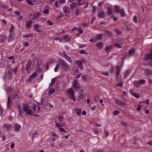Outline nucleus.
Masks as SVG:
<instances>
[{
  "mask_svg": "<svg viewBox=\"0 0 152 152\" xmlns=\"http://www.w3.org/2000/svg\"><path fill=\"white\" fill-rule=\"evenodd\" d=\"M77 4L76 3H73L70 5V7L71 9H73L76 7Z\"/></svg>",
  "mask_w": 152,
  "mask_h": 152,
  "instance_id": "34",
  "label": "nucleus"
},
{
  "mask_svg": "<svg viewBox=\"0 0 152 152\" xmlns=\"http://www.w3.org/2000/svg\"><path fill=\"white\" fill-rule=\"evenodd\" d=\"M94 152H103V151L102 149H94Z\"/></svg>",
  "mask_w": 152,
  "mask_h": 152,
  "instance_id": "55",
  "label": "nucleus"
},
{
  "mask_svg": "<svg viewBox=\"0 0 152 152\" xmlns=\"http://www.w3.org/2000/svg\"><path fill=\"white\" fill-rule=\"evenodd\" d=\"M67 93L70 98L72 99L73 101L75 102L76 98L74 96V91L72 88H71L67 90Z\"/></svg>",
  "mask_w": 152,
  "mask_h": 152,
  "instance_id": "3",
  "label": "nucleus"
},
{
  "mask_svg": "<svg viewBox=\"0 0 152 152\" xmlns=\"http://www.w3.org/2000/svg\"><path fill=\"white\" fill-rule=\"evenodd\" d=\"M12 102L10 96L8 97L7 100V107H10L11 106Z\"/></svg>",
  "mask_w": 152,
  "mask_h": 152,
  "instance_id": "24",
  "label": "nucleus"
},
{
  "mask_svg": "<svg viewBox=\"0 0 152 152\" xmlns=\"http://www.w3.org/2000/svg\"><path fill=\"white\" fill-rule=\"evenodd\" d=\"M60 130V132H63L64 133H66V132L65 131L64 129L61 127L57 128Z\"/></svg>",
  "mask_w": 152,
  "mask_h": 152,
  "instance_id": "48",
  "label": "nucleus"
},
{
  "mask_svg": "<svg viewBox=\"0 0 152 152\" xmlns=\"http://www.w3.org/2000/svg\"><path fill=\"white\" fill-rule=\"evenodd\" d=\"M145 57L146 59H149L152 61V50L151 53L145 56Z\"/></svg>",
  "mask_w": 152,
  "mask_h": 152,
  "instance_id": "25",
  "label": "nucleus"
},
{
  "mask_svg": "<svg viewBox=\"0 0 152 152\" xmlns=\"http://www.w3.org/2000/svg\"><path fill=\"white\" fill-rule=\"evenodd\" d=\"M119 113L120 111H119L116 110L113 112V114L114 115H116L119 114Z\"/></svg>",
  "mask_w": 152,
  "mask_h": 152,
  "instance_id": "52",
  "label": "nucleus"
},
{
  "mask_svg": "<svg viewBox=\"0 0 152 152\" xmlns=\"http://www.w3.org/2000/svg\"><path fill=\"white\" fill-rule=\"evenodd\" d=\"M37 74V72H34L32 74L30 75L28 79V82H30L31 80L33 79V78L35 77H36Z\"/></svg>",
  "mask_w": 152,
  "mask_h": 152,
  "instance_id": "10",
  "label": "nucleus"
},
{
  "mask_svg": "<svg viewBox=\"0 0 152 152\" xmlns=\"http://www.w3.org/2000/svg\"><path fill=\"white\" fill-rule=\"evenodd\" d=\"M12 75V72L10 70H8L7 72L5 74V78L10 79Z\"/></svg>",
  "mask_w": 152,
  "mask_h": 152,
  "instance_id": "15",
  "label": "nucleus"
},
{
  "mask_svg": "<svg viewBox=\"0 0 152 152\" xmlns=\"http://www.w3.org/2000/svg\"><path fill=\"white\" fill-rule=\"evenodd\" d=\"M43 12L45 14H48V10L47 9H45L43 11Z\"/></svg>",
  "mask_w": 152,
  "mask_h": 152,
  "instance_id": "62",
  "label": "nucleus"
},
{
  "mask_svg": "<svg viewBox=\"0 0 152 152\" xmlns=\"http://www.w3.org/2000/svg\"><path fill=\"white\" fill-rule=\"evenodd\" d=\"M58 54L61 56L63 57H64V56L66 55V54L64 51L59 52L58 53Z\"/></svg>",
  "mask_w": 152,
  "mask_h": 152,
  "instance_id": "38",
  "label": "nucleus"
},
{
  "mask_svg": "<svg viewBox=\"0 0 152 152\" xmlns=\"http://www.w3.org/2000/svg\"><path fill=\"white\" fill-rule=\"evenodd\" d=\"M137 107L136 108L139 111H140L141 110V107L140 105H137Z\"/></svg>",
  "mask_w": 152,
  "mask_h": 152,
  "instance_id": "61",
  "label": "nucleus"
},
{
  "mask_svg": "<svg viewBox=\"0 0 152 152\" xmlns=\"http://www.w3.org/2000/svg\"><path fill=\"white\" fill-rule=\"evenodd\" d=\"M98 17L100 18H103L105 17V14L104 11H100L98 12Z\"/></svg>",
  "mask_w": 152,
  "mask_h": 152,
  "instance_id": "17",
  "label": "nucleus"
},
{
  "mask_svg": "<svg viewBox=\"0 0 152 152\" xmlns=\"http://www.w3.org/2000/svg\"><path fill=\"white\" fill-rule=\"evenodd\" d=\"M63 117L62 116H59L58 117L56 121H58L59 122L63 121Z\"/></svg>",
  "mask_w": 152,
  "mask_h": 152,
  "instance_id": "36",
  "label": "nucleus"
},
{
  "mask_svg": "<svg viewBox=\"0 0 152 152\" xmlns=\"http://www.w3.org/2000/svg\"><path fill=\"white\" fill-rule=\"evenodd\" d=\"M145 81L144 80H142L140 81H136L133 82L134 85L136 87H140L141 84H144L145 83Z\"/></svg>",
  "mask_w": 152,
  "mask_h": 152,
  "instance_id": "4",
  "label": "nucleus"
},
{
  "mask_svg": "<svg viewBox=\"0 0 152 152\" xmlns=\"http://www.w3.org/2000/svg\"><path fill=\"white\" fill-rule=\"evenodd\" d=\"M107 9L108 10V13L109 15H111L113 13L112 11V6H110L108 7Z\"/></svg>",
  "mask_w": 152,
  "mask_h": 152,
  "instance_id": "23",
  "label": "nucleus"
},
{
  "mask_svg": "<svg viewBox=\"0 0 152 152\" xmlns=\"http://www.w3.org/2000/svg\"><path fill=\"white\" fill-rule=\"evenodd\" d=\"M55 91L54 89L53 88H50L49 91V93L50 94H53Z\"/></svg>",
  "mask_w": 152,
  "mask_h": 152,
  "instance_id": "42",
  "label": "nucleus"
},
{
  "mask_svg": "<svg viewBox=\"0 0 152 152\" xmlns=\"http://www.w3.org/2000/svg\"><path fill=\"white\" fill-rule=\"evenodd\" d=\"M145 74L146 75H152V70L149 69H145Z\"/></svg>",
  "mask_w": 152,
  "mask_h": 152,
  "instance_id": "20",
  "label": "nucleus"
},
{
  "mask_svg": "<svg viewBox=\"0 0 152 152\" xmlns=\"http://www.w3.org/2000/svg\"><path fill=\"white\" fill-rule=\"evenodd\" d=\"M72 85L73 88L75 91L78 90L80 87V84L76 80H74L73 82Z\"/></svg>",
  "mask_w": 152,
  "mask_h": 152,
  "instance_id": "5",
  "label": "nucleus"
},
{
  "mask_svg": "<svg viewBox=\"0 0 152 152\" xmlns=\"http://www.w3.org/2000/svg\"><path fill=\"white\" fill-rule=\"evenodd\" d=\"M96 45L98 48L101 49H102L103 47V44L102 42H100L96 44Z\"/></svg>",
  "mask_w": 152,
  "mask_h": 152,
  "instance_id": "26",
  "label": "nucleus"
},
{
  "mask_svg": "<svg viewBox=\"0 0 152 152\" xmlns=\"http://www.w3.org/2000/svg\"><path fill=\"white\" fill-rule=\"evenodd\" d=\"M65 122L63 121L59 122L58 121H55V126L57 128L64 126L65 125Z\"/></svg>",
  "mask_w": 152,
  "mask_h": 152,
  "instance_id": "6",
  "label": "nucleus"
},
{
  "mask_svg": "<svg viewBox=\"0 0 152 152\" xmlns=\"http://www.w3.org/2000/svg\"><path fill=\"white\" fill-rule=\"evenodd\" d=\"M115 11L117 13H119L120 11V7L118 6H116L114 7Z\"/></svg>",
  "mask_w": 152,
  "mask_h": 152,
  "instance_id": "32",
  "label": "nucleus"
},
{
  "mask_svg": "<svg viewBox=\"0 0 152 152\" xmlns=\"http://www.w3.org/2000/svg\"><path fill=\"white\" fill-rule=\"evenodd\" d=\"M89 41L92 42H95L97 41V39L95 38H92L90 39Z\"/></svg>",
  "mask_w": 152,
  "mask_h": 152,
  "instance_id": "44",
  "label": "nucleus"
},
{
  "mask_svg": "<svg viewBox=\"0 0 152 152\" xmlns=\"http://www.w3.org/2000/svg\"><path fill=\"white\" fill-rule=\"evenodd\" d=\"M119 13H120L122 17H124L126 15V14L125 13L124 10V9H121Z\"/></svg>",
  "mask_w": 152,
  "mask_h": 152,
  "instance_id": "29",
  "label": "nucleus"
},
{
  "mask_svg": "<svg viewBox=\"0 0 152 152\" xmlns=\"http://www.w3.org/2000/svg\"><path fill=\"white\" fill-rule=\"evenodd\" d=\"M78 31H79V34H81V33H83V31L82 30V29L80 28H78L77 29Z\"/></svg>",
  "mask_w": 152,
  "mask_h": 152,
  "instance_id": "59",
  "label": "nucleus"
},
{
  "mask_svg": "<svg viewBox=\"0 0 152 152\" xmlns=\"http://www.w3.org/2000/svg\"><path fill=\"white\" fill-rule=\"evenodd\" d=\"M56 80V78H53L51 80V83L50 86V87H53L54 86V84L55 83Z\"/></svg>",
  "mask_w": 152,
  "mask_h": 152,
  "instance_id": "37",
  "label": "nucleus"
},
{
  "mask_svg": "<svg viewBox=\"0 0 152 152\" xmlns=\"http://www.w3.org/2000/svg\"><path fill=\"white\" fill-rule=\"evenodd\" d=\"M23 109L26 115H31L33 114L32 111L29 109L27 104H26L23 105Z\"/></svg>",
  "mask_w": 152,
  "mask_h": 152,
  "instance_id": "2",
  "label": "nucleus"
},
{
  "mask_svg": "<svg viewBox=\"0 0 152 152\" xmlns=\"http://www.w3.org/2000/svg\"><path fill=\"white\" fill-rule=\"evenodd\" d=\"M20 126L19 124H15L14 127V130L15 132H18L20 131Z\"/></svg>",
  "mask_w": 152,
  "mask_h": 152,
  "instance_id": "18",
  "label": "nucleus"
},
{
  "mask_svg": "<svg viewBox=\"0 0 152 152\" xmlns=\"http://www.w3.org/2000/svg\"><path fill=\"white\" fill-rule=\"evenodd\" d=\"M6 39V36L2 34L0 35V43H4L5 42Z\"/></svg>",
  "mask_w": 152,
  "mask_h": 152,
  "instance_id": "13",
  "label": "nucleus"
},
{
  "mask_svg": "<svg viewBox=\"0 0 152 152\" xmlns=\"http://www.w3.org/2000/svg\"><path fill=\"white\" fill-rule=\"evenodd\" d=\"M59 66L58 65H56L54 68V71L55 72H57Z\"/></svg>",
  "mask_w": 152,
  "mask_h": 152,
  "instance_id": "57",
  "label": "nucleus"
},
{
  "mask_svg": "<svg viewBox=\"0 0 152 152\" xmlns=\"http://www.w3.org/2000/svg\"><path fill=\"white\" fill-rule=\"evenodd\" d=\"M26 1L27 4L30 5L31 6L33 5L32 2L30 0H26Z\"/></svg>",
  "mask_w": 152,
  "mask_h": 152,
  "instance_id": "51",
  "label": "nucleus"
},
{
  "mask_svg": "<svg viewBox=\"0 0 152 152\" xmlns=\"http://www.w3.org/2000/svg\"><path fill=\"white\" fill-rule=\"evenodd\" d=\"M31 21L28 22L26 23V27L28 28L31 26Z\"/></svg>",
  "mask_w": 152,
  "mask_h": 152,
  "instance_id": "47",
  "label": "nucleus"
},
{
  "mask_svg": "<svg viewBox=\"0 0 152 152\" xmlns=\"http://www.w3.org/2000/svg\"><path fill=\"white\" fill-rule=\"evenodd\" d=\"M62 39L65 42L68 41L70 39V37L68 36V35H65L62 37Z\"/></svg>",
  "mask_w": 152,
  "mask_h": 152,
  "instance_id": "21",
  "label": "nucleus"
},
{
  "mask_svg": "<svg viewBox=\"0 0 152 152\" xmlns=\"http://www.w3.org/2000/svg\"><path fill=\"white\" fill-rule=\"evenodd\" d=\"M77 2L78 5L79 6L82 5L84 4V2L82 1V0H78Z\"/></svg>",
  "mask_w": 152,
  "mask_h": 152,
  "instance_id": "46",
  "label": "nucleus"
},
{
  "mask_svg": "<svg viewBox=\"0 0 152 152\" xmlns=\"http://www.w3.org/2000/svg\"><path fill=\"white\" fill-rule=\"evenodd\" d=\"M39 15V13L38 12L35 13L33 16V17L32 18V20H35L36 18L38 17V16Z\"/></svg>",
  "mask_w": 152,
  "mask_h": 152,
  "instance_id": "41",
  "label": "nucleus"
},
{
  "mask_svg": "<svg viewBox=\"0 0 152 152\" xmlns=\"http://www.w3.org/2000/svg\"><path fill=\"white\" fill-rule=\"evenodd\" d=\"M58 61L61 64V66L63 68V70L66 71L69 69V66L68 64L64 60L58 58Z\"/></svg>",
  "mask_w": 152,
  "mask_h": 152,
  "instance_id": "1",
  "label": "nucleus"
},
{
  "mask_svg": "<svg viewBox=\"0 0 152 152\" xmlns=\"http://www.w3.org/2000/svg\"><path fill=\"white\" fill-rule=\"evenodd\" d=\"M12 90V88L11 87H8L7 89V93H9Z\"/></svg>",
  "mask_w": 152,
  "mask_h": 152,
  "instance_id": "58",
  "label": "nucleus"
},
{
  "mask_svg": "<svg viewBox=\"0 0 152 152\" xmlns=\"http://www.w3.org/2000/svg\"><path fill=\"white\" fill-rule=\"evenodd\" d=\"M81 77L82 80L83 82L86 81L88 79V77L87 75H82Z\"/></svg>",
  "mask_w": 152,
  "mask_h": 152,
  "instance_id": "30",
  "label": "nucleus"
},
{
  "mask_svg": "<svg viewBox=\"0 0 152 152\" xmlns=\"http://www.w3.org/2000/svg\"><path fill=\"white\" fill-rule=\"evenodd\" d=\"M76 64L78 65L79 67L81 69H83V66L81 62L80 61H75Z\"/></svg>",
  "mask_w": 152,
  "mask_h": 152,
  "instance_id": "28",
  "label": "nucleus"
},
{
  "mask_svg": "<svg viewBox=\"0 0 152 152\" xmlns=\"http://www.w3.org/2000/svg\"><path fill=\"white\" fill-rule=\"evenodd\" d=\"M133 20L134 22L135 23H137L138 22V20L137 17L136 15H134L133 17Z\"/></svg>",
  "mask_w": 152,
  "mask_h": 152,
  "instance_id": "40",
  "label": "nucleus"
},
{
  "mask_svg": "<svg viewBox=\"0 0 152 152\" xmlns=\"http://www.w3.org/2000/svg\"><path fill=\"white\" fill-rule=\"evenodd\" d=\"M64 58L68 61L70 63L71 62L72 60H71V59L70 57H69V56H67L66 54L65 55V56H64Z\"/></svg>",
  "mask_w": 152,
  "mask_h": 152,
  "instance_id": "31",
  "label": "nucleus"
},
{
  "mask_svg": "<svg viewBox=\"0 0 152 152\" xmlns=\"http://www.w3.org/2000/svg\"><path fill=\"white\" fill-rule=\"evenodd\" d=\"M79 14V11L78 10H76L75 12V15L76 16H77Z\"/></svg>",
  "mask_w": 152,
  "mask_h": 152,
  "instance_id": "63",
  "label": "nucleus"
},
{
  "mask_svg": "<svg viewBox=\"0 0 152 152\" xmlns=\"http://www.w3.org/2000/svg\"><path fill=\"white\" fill-rule=\"evenodd\" d=\"M103 37V35L102 34H99L96 36L97 38L99 40L102 39Z\"/></svg>",
  "mask_w": 152,
  "mask_h": 152,
  "instance_id": "43",
  "label": "nucleus"
},
{
  "mask_svg": "<svg viewBox=\"0 0 152 152\" xmlns=\"http://www.w3.org/2000/svg\"><path fill=\"white\" fill-rule=\"evenodd\" d=\"M3 126L4 128L8 131H10L12 128V126L10 124H4Z\"/></svg>",
  "mask_w": 152,
  "mask_h": 152,
  "instance_id": "12",
  "label": "nucleus"
},
{
  "mask_svg": "<svg viewBox=\"0 0 152 152\" xmlns=\"http://www.w3.org/2000/svg\"><path fill=\"white\" fill-rule=\"evenodd\" d=\"M38 135V134L37 132H34L32 134V138H33L35 137H37Z\"/></svg>",
  "mask_w": 152,
  "mask_h": 152,
  "instance_id": "60",
  "label": "nucleus"
},
{
  "mask_svg": "<svg viewBox=\"0 0 152 152\" xmlns=\"http://www.w3.org/2000/svg\"><path fill=\"white\" fill-rule=\"evenodd\" d=\"M120 41H121V42L119 43H116L115 44V46L116 47L118 48H121L122 47L121 45L124 44V41L122 39H120Z\"/></svg>",
  "mask_w": 152,
  "mask_h": 152,
  "instance_id": "14",
  "label": "nucleus"
},
{
  "mask_svg": "<svg viewBox=\"0 0 152 152\" xmlns=\"http://www.w3.org/2000/svg\"><path fill=\"white\" fill-rule=\"evenodd\" d=\"M117 33L118 34H121V31L118 29H117L116 30Z\"/></svg>",
  "mask_w": 152,
  "mask_h": 152,
  "instance_id": "64",
  "label": "nucleus"
},
{
  "mask_svg": "<svg viewBox=\"0 0 152 152\" xmlns=\"http://www.w3.org/2000/svg\"><path fill=\"white\" fill-rule=\"evenodd\" d=\"M33 30L38 32H41L42 31L40 29V26L37 24H34L33 26Z\"/></svg>",
  "mask_w": 152,
  "mask_h": 152,
  "instance_id": "9",
  "label": "nucleus"
},
{
  "mask_svg": "<svg viewBox=\"0 0 152 152\" xmlns=\"http://www.w3.org/2000/svg\"><path fill=\"white\" fill-rule=\"evenodd\" d=\"M63 12L65 14V16H67V14H69L70 12V10L69 8L66 6H64L63 9Z\"/></svg>",
  "mask_w": 152,
  "mask_h": 152,
  "instance_id": "11",
  "label": "nucleus"
},
{
  "mask_svg": "<svg viewBox=\"0 0 152 152\" xmlns=\"http://www.w3.org/2000/svg\"><path fill=\"white\" fill-rule=\"evenodd\" d=\"M113 46H107L106 47V51L107 53H109L110 51L112 49Z\"/></svg>",
  "mask_w": 152,
  "mask_h": 152,
  "instance_id": "27",
  "label": "nucleus"
},
{
  "mask_svg": "<svg viewBox=\"0 0 152 152\" xmlns=\"http://www.w3.org/2000/svg\"><path fill=\"white\" fill-rule=\"evenodd\" d=\"M32 64L31 61L29 60L27 62L26 67V70L28 73H29V69H30Z\"/></svg>",
  "mask_w": 152,
  "mask_h": 152,
  "instance_id": "8",
  "label": "nucleus"
},
{
  "mask_svg": "<svg viewBox=\"0 0 152 152\" xmlns=\"http://www.w3.org/2000/svg\"><path fill=\"white\" fill-rule=\"evenodd\" d=\"M39 105L40 104H37L36 105H34L33 107L34 111L36 112H38L40 110Z\"/></svg>",
  "mask_w": 152,
  "mask_h": 152,
  "instance_id": "16",
  "label": "nucleus"
},
{
  "mask_svg": "<svg viewBox=\"0 0 152 152\" xmlns=\"http://www.w3.org/2000/svg\"><path fill=\"white\" fill-rule=\"evenodd\" d=\"M75 113L78 116H80L81 114V110L80 109L76 108L75 109Z\"/></svg>",
  "mask_w": 152,
  "mask_h": 152,
  "instance_id": "22",
  "label": "nucleus"
},
{
  "mask_svg": "<svg viewBox=\"0 0 152 152\" xmlns=\"http://www.w3.org/2000/svg\"><path fill=\"white\" fill-rule=\"evenodd\" d=\"M18 95L16 94H14L12 96V98L14 99H18Z\"/></svg>",
  "mask_w": 152,
  "mask_h": 152,
  "instance_id": "49",
  "label": "nucleus"
},
{
  "mask_svg": "<svg viewBox=\"0 0 152 152\" xmlns=\"http://www.w3.org/2000/svg\"><path fill=\"white\" fill-rule=\"evenodd\" d=\"M8 59L10 60H12V63H14L15 57L14 56H10L8 58Z\"/></svg>",
  "mask_w": 152,
  "mask_h": 152,
  "instance_id": "45",
  "label": "nucleus"
},
{
  "mask_svg": "<svg viewBox=\"0 0 152 152\" xmlns=\"http://www.w3.org/2000/svg\"><path fill=\"white\" fill-rule=\"evenodd\" d=\"M79 52L80 54H87V52L84 50H82L79 51Z\"/></svg>",
  "mask_w": 152,
  "mask_h": 152,
  "instance_id": "50",
  "label": "nucleus"
},
{
  "mask_svg": "<svg viewBox=\"0 0 152 152\" xmlns=\"http://www.w3.org/2000/svg\"><path fill=\"white\" fill-rule=\"evenodd\" d=\"M135 53V50L134 49H132L130 50L129 52V55L131 56L134 54Z\"/></svg>",
  "mask_w": 152,
  "mask_h": 152,
  "instance_id": "35",
  "label": "nucleus"
},
{
  "mask_svg": "<svg viewBox=\"0 0 152 152\" xmlns=\"http://www.w3.org/2000/svg\"><path fill=\"white\" fill-rule=\"evenodd\" d=\"M60 6V4L58 2H56L55 4V6L56 8L59 7Z\"/></svg>",
  "mask_w": 152,
  "mask_h": 152,
  "instance_id": "53",
  "label": "nucleus"
},
{
  "mask_svg": "<svg viewBox=\"0 0 152 152\" xmlns=\"http://www.w3.org/2000/svg\"><path fill=\"white\" fill-rule=\"evenodd\" d=\"M116 70L117 72H116V75L117 76H118L120 73V67L118 66H117Z\"/></svg>",
  "mask_w": 152,
  "mask_h": 152,
  "instance_id": "39",
  "label": "nucleus"
},
{
  "mask_svg": "<svg viewBox=\"0 0 152 152\" xmlns=\"http://www.w3.org/2000/svg\"><path fill=\"white\" fill-rule=\"evenodd\" d=\"M133 95L134 96L137 98H139L140 97V95L138 94L134 93L133 94Z\"/></svg>",
  "mask_w": 152,
  "mask_h": 152,
  "instance_id": "56",
  "label": "nucleus"
},
{
  "mask_svg": "<svg viewBox=\"0 0 152 152\" xmlns=\"http://www.w3.org/2000/svg\"><path fill=\"white\" fill-rule=\"evenodd\" d=\"M14 30V27L12 26H11L9 29L10 33H12V31Z\"/></svg>",
  "mask_w": 152,
  "mask_h": 152,
  "instance_id": "54",
  "label": "nucleus"
},
{
  "mask_svg": "<svg viewBox=\"0 0 152 152\" xmlns=\"http://www.w3.org/2000/svg\"><path fill=\"white\" fill-rule=\"evenodd\" d=\"M15 35L13 33H10L9 36V39L10 40H12L14 38Z\"/></svg>",
  "mask_w": 152,
  "mask_h": 152,
  "instance_id": "33",
  "label": "nucleus"
},
{
  "mask_svg": "<svg viewBox=\"0 0 152 152\" xmlns=\"http://www.w3.org/2000/svg\"><path fill=\"white\" fill-rule=\"evenodd\" d=\"M127 101L125 99L123 101H121L119 100H116V102L117 104L120 105L122 106H124L127 104Z\"/></svg>",
  "mask_w": 152,
  "mask_h": 152,
  "instance_id": "7",
  "label": "nucleus"
},
{
  "mask_svg": "<svg viewBox=\"0 0 152 152\" xmlns=\"http://www.w3.org/2000/svg\"><path fill=\"white\" fill-rule=\"evenodd\" d=\"M51 134L52 137V139L53 140H55L58 139V136L54 132H52L51 133Z\"/></svg>",
  "mask_w": 152,
  "mask_h": 152,
  "instance_id": "19",
  "label": "nucleus"
}]
</instances>
